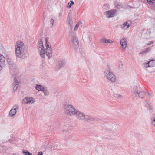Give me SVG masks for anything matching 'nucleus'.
Masks as SVG:
<instances>
[{
	"label": "nucleus",
	"mask_w": 155,
	"mask_h": 155,
	"mask_svg": "<svg viewBox=\"0 0 155 155\" xmlns=\"http://www.w3.org/2000/svg\"><path fill=\"white\" fill-rule=\"evenodd\" d=\"M153 41H151L150 43H149L147 44V45H150L151 44H153Z\"/></svg>",
	"instance_id": "nucleus-35"
},
{
	"label": "nucleus",
	"mask_w": 155,
	"mask_h": 155,
	"mask_svg": "<svg viewBox=\"0 0 155 155\" xmlns=\"http://www.w3.org/2000/svg\"><path fill=\"white\" fill-rule=\"evenodd\" d=\"M18 110V105H15L13 106L9 113V117H11L14 116Z\"/></svg>",
	"instance_id": "nucleus-9"
},
{
	"label": "nucleus",
	"mask_w": 155,
	"mask_h": 155,
	"mask_svg": "<svg viewBox=\"0 0 155 155\" xmlns=\"http://www.w3.org/2000/svg\"><path fill=\"white\" fill-rule=\"evenodd\" d=\"M74 4V2L72 1H70V5H69V7L70 8L72 5H73Z\"/></svg>",
	"instance_id": "nucleus-31"
},
{
	"label": "nucleus",
	"mask_w": 155,
	"mask_h": 155,
	"mask_svg": "<svg viewBox=\"0 0 155 155\" xmlns=\"http://www.w3.org/2000/svg\"><path fill=\"white\" fill-rule=\"evenodd\" d=\"M120 44L122 48L125 49L127 47V43L126 40L125 38L122 39L120 41Z\"/></svg>",
	"instance_id": "nucleus-14"
},
{
	"label": "nucleus",
	"mask_w": 155,
	"mask_h": 155,
	"mask_svg": "<svg viewBox=\"0 0 155 155\" xmlns=\"http://www.w3.org/2000/svg\"><path fill=\"white\" fill-rule=\"evenodd\" d=\"M116 12V10H112L106 11L104 13L107 17L110 18L115 16Z\"/></svg>",
	"instance_id": "nucleus-10"
},
{
	"label": "nucleus",
	"mask_w": 155,
	"mask_h": 155,
	"mask_svg": "<svg viewBox=\"0 0 155 155\" xmlns=\"http://www.w3.org/2000/svg\"><path fill=\"white\" fill-rule=\"evenodd\" d=\"M38 45L37 48L38 47H41L42 48L44 47L43 45V42L42 40L41 39H39L38 40Z\"/></svg>",
	"instance_id": "nucleus-21"
},
{
	"label": "nucleus",
	"mask_w": 155,
	"mask_h": 155,
	"mask_svg": "<svg viewBox=\"0 0 155 155\" xmlns=\"http://www.w3.org/2000/svg\"><path fill=\"white\" fill-rule=\"evenodd\" d=\"M38 91H41L43 92L45 95H48L49 94V92L46 89V88H35Z\"/></svg>",
	"instance_id": "nucleus-15"
},
{
	"label": "nucleus",
	"mask_w": 155,
	"mask_h": 155,
	"mask_svg": "<svg viewBox=\"0 0 155 155\" xmlns=\"http://www.w3.org/2000/svg\"><path fill=\"white\" fill-rule=\"evenodd\" d=\"M22 153L24 155H32V153L29 152L26 150L23 149L22 151Z\"/></svg>",
	"instance_id": "nucleus-22"
},
{
	"label": "nucleus",
	"mask_w": 155,
	"mask_h": 155,
	"mask_svg": "<svg viewBox=\"0 0 155 155\" xmlns=\"http://www.w3.org/2000/svg\"><path fill=\"white\" fill-rule=\"evenodd\" d=\"M114 96L118 99H122L123 97V96L121 95H118L117 94H114Z\"/></svg>",
	"instance_id": "nucleus-25"
},
{
	"label": "nucleus",
	"mask_w": 155,
	"mask_h": 155,
	"mask_svg": "<svg viewBox=\"0 0 155 155\" xmlns=\"http://www.w3.org/2000/svg\"><path fill=\"white\" fill-rule=\"evenodd\" d=\"M129 27V24L127 22L124 23L123 24V26L121 27V28L124 30L127 29Z\"/></svg>",
	"instance_id": "nucleus-19"
},
{
	"label": "nucleus",
	"mask_w": 155,
	"mask_h": 155,
	"mask_svg": "<svg viewBox=\"0 0 155 155\" xmlns=\"http://www.w3.org/2000/svg\"><path fill=\"white\" fill-rule=\"evenodd\" d=\"M5 58H3L0 60V70L5 66Z\"/></svg>",
	"instance_id": "nucleus-18"
},
{
	"label": "nucleus",
	"mask_w": 155,
	"mask_h": 155,
	"mask_svg": "<svg viewBox=\"0 0 155 155\" xmlns=\"http://www.w3.org/2000/svg\"><path fill=\"white\" fill-rule=\"evenodd\" d=\"M7 61L10 68V74L12 75L11 77L12 78H15L16 77L17 71L16 65L11 59L8 58Z\"/></svg>",
	"instance_id": "nucleus-4"
},
{
	"label": "nucleus",
	"mask_w": 155,
	"mask_h": 155,
	"mask_svg": "<svg viewBox=\"0 0 155 155\" xmlns=\"http://www.w3.org/2000/svg\"><path fill=\"white\" fill-rule=\"evenodd\" d=\"M3 58H5L2 55L0 54V60Z\"/></svg>",
	"instance_id": "nucleus-32"
},
{
	"label": "nucleus",
	"mask_w": 155,
	"mask_h": 155,
	"mask_svg": "<svg viewBox=\"0 0 155 155\" xmlns=\"http://www.w3.org/2000/svg\"><path fill=\"white\" fill-rule=\"evenodd\" d=\"M68 19L69 20L68 25L71 26V27L72 25L70 22L71 21L72 18L70 17L69 18H68Z\"/></svg>",
	"instance_id": "nucleus-29"
},
{
	"label": "nucleus",
	"mask_w": 155,
	"mask_h": 155,
	"mask_svg": "<svg viewBox=\"0 0 155 155\" xmlns=\"http://www.w3.org/2000/svg\"><path fill=\"white\" fill-rule=\"evenodd\" d=\"M151 121L152 125L155 126V116L151 119Z\"/></svg>",
	"instance_id": "nucleus-27"
},
{
	"label": "nucleus",
	"mask_w": 155,
	"mask_h": 155,
	"mask_svg": "<svg viewBox=\"0 0 155 155\" xmlns=\"http://www.w3.org/2000/svg\"><path fill=\"white\" fill-rule=\"evenodd\" d=\"M37 49L41 57L45 58V52L44 47H43V48H42L41 47H38L37 48Z\"/></svg>",
	"instance_id": "nucleus-12"
},
{
	"label": "nucleus",
	"mask_w": 155,
	"mask_h": 155,
	"mask_svg": "<svg viewBox=\"0 0 155 155\" xmlns=\"http://www.w3.org/2000/svg\"><path fill=\"white\" fill-rule=\"evenodd\" d=\"M104 74L105 77L109 81L112 82H114L116 81V78L114 74L110 71L107 70L104 72Z\"/></svg>",
	"instance_id": "nucleus-7"
},
{
	"label": "nucleus",
	"mask_w": 155,
	"mask_h": 155,
	"mask_svg": "<svg viewBox=\"0 0 155 155\" xmlns=\"http://www.w3.org/2000/svg\"><path fill=\"white\" fill-rule=\"evenodd\" d=\"M23 101L25 103H33L35 101V100L32 97H28L23 99Z\"/></svg>",
	"instance_id": "nucleus-11"
},
{
	"label": "nucleus",
	"mask_w": 155,
	"mask_h": 155,
	"mask_svg": "<svg viewBox=\"0 0 155 155\" xmlns=\"http://www.w3.org/2000/svg\"><path fill=\"white\" fill-rule=\"evenodd\" d=\"M13 155H17V154H13Z\"/></svg>",
	"instance_id": "nucleus-39"
},
{
	"label": "nucleus",
	"mask_w": 155,
	"mask_h": 155,
	"mask_svg": "<svg viewBox=\"0 0 155 155\" xmlns=\"http://www.w3.org/2000/svg\"><path fill=\"white\" fill-rule=\"evenodd\" d=\"M120 7V6L119 5H117V8H118Z\"/></svg>",
	"instance_id": "nucleus-38"
},
{
	"label": "nucleus",
	"mask_w": 155,
	"mask_h": 155,
	"mask_svg": "<svg viewBox=\"0 0 155 155\" xmlns=\"http://www.w3.org/2000/svg\"><path fill=\"white\" fill-rule=\"evenodd\" d=\"M49 39L48 37L46 38L45 39L46 48V54L48 57L49 59L51 58L52 57V50L49 42H48Z\"/></svg>",
	"instance_id": "nucleus-5"
},
{
	"label": "nucleus",
	"mask_w": 155,
	"mask_h": 155,
	"mask_svg": "<svg viewBox=\"0 0 155 155\" xmlns=\"http://www.w3.org/2000/svg\"><path fill=\"white\" fill-rule=\"evenodd\" d=\"M151 50V48L150 47H148L146 49V50L145 51H144V52H149Z\"/></svg>",
	"instance_id": "nucleus-30"
},
{
	"label": "nucleus",
	"mask_w": 155,
	"mask_h": 155,
	"mask_svg": "<svg viewBox=\"0 0 155 155\" xmlns=\"http://www.w3.org/2000/svg\"><path fill=\"white\" fill-rule=\"evenodd\" d=\"M78 119L88 123L94 120V119L91 116L85 115L83 112L78 110L75 111V115Z\"/></svg>",
	"instance_id": "nucleus-2"
},
{
	"label": "nucleus",
	"mask_w": 155,
	"mask_h": 155,
	"mask_svg": "<svg viewBox=\"0 0 155 155\" xmlns=\"http://www.w3.org/2000/svg\"><path fill=\"white\" fill-rule=\"evenodd\" d=\"M63 107L64 112L66 115L70 116L75 115V111L77 110L72 105L64 104H63Z\"/></svg>",
	"instance_id": "nucleus-3"
},
{
	"label": "nucleus",
	"mask_w": 155,
	"mask_h": 155,
	"mask_svg": "<svg viewBox=\"0 0 155 155\" xmlns=\"http://www.w3.org/2000/svg\"><path fill=\"white\" fill-rule=\"evenodd\" d=\"M120 7V6L119 5H117V8H118Z\"/></svg>",
	"instance_id": "nucleus-37"
},
{
	"label": "nucleus",
	"mask_w": 155,
	"mask_h": 155,
	"mask_svg": "<svg viewBox=\"0 0 155 155\" xmlns=\"http://www.w3.org/2000/svg\"><path fill=\"white\" fill-rule=\"evenodd\" d=\"M15 54L17 57L21 58L26 50V46L23 41H18L15 46Z\"/></svg>",
	"instance_id": "nucleus-1"
},
{
	"label": "nucleus",
	"mask_w": 155,
	"mask_h": 155,
	"mask_svg": "<svg viewBox=\"0 0 155 155\" xmlns=\"http://www.w3.org/2000/svg\"><path fill=\"white\" fill-rule=\"evenodd\" d=\"M64 63L63 61H59L57 65L56 69L57 70L62 67L64 65Z\"/></svg>",
	"instance_id": "nucleus-17"
},
{
	"label": "nucleus",
	"mask_w": 155,
	"mask_h": 155,
	"mask_svg": "<svg viewBox=\"0 0 155 155\" xmlns=\"http://www.w3.org/2000/svg\"><path fill=\"white\" fill-rule=\"evenodd\" d=\"M145 106L149 112L151 113L153 112V107L151 104V103L146 102L145 104Z\"/></svg>",
	"instance_id": "nucleus-13"
},
{
	"label": "nucleus",
	"mask_w": 155,
	"mask_h": 155,
	"mask_svg": "<svg viewBox=\"0 0 155 155\" xmlns=\"http://www.w3.org/2000/svg\"><path fill=\"white\" fill-rule=\"evenodd\" d=\"M103 43H112L113 41H109V40H108L107 39H106L105 38H102L101 39Z\"/></svg>",
	"instance_id": "nucleus-23"
},
{
	"label": "nucleus",
	"mask_w": 155,
	"mask_h": 155,
	"mask_svg": "<svg viewBox=\"0 0 155 155\" xmlns=\"http://www.w3.org/2000/svg\"><path fill=\"white\" fill-rule=\"evenodd\" d=\"M146 64H148V66L146 67V68L148 67H153L155 65V60H152L150 61Z\"/></svg>",
	"instance_id": "nucleus-16"
},
{
	"label": "nucleus",
	"mask_w": 155,
	"mask_h": 155,
	"mask_svg": "<svg viewBox=\"0 0 155 155\" xmlns=\"http://www.w3.org/2000/svg\"><path fill=\"white\" fill-rule=\"evenodd\" d=\"M35 87H42L41 86V85H38L36 84V86Z\"/></svg>",
	"instance_id": "nucleus-33"
},
{
	"label": "nucleus",
	"mask_w": 155,
	"mask_h": 155,
	"mask_svg": "<svg viewBox=\"0 0 155 155\" xmlns=\"http://www.w3.org/2000/svg\"><path fill=\"white\" fill-rule=\"evenodd\" d=\"M19 84L18 80H14V82L12 84V85L14 87H18Z\"/></svg>",
	"instance_id": "nucleus-20"
},
{
	"label": "nucleus",
	"mask_w": 155,
	"mask_h": 155,
	"mask_svg": "<svg viewBox=\"0 0 155 155\" xmlns=\"http://www.w3.org/2000/svg\"><path fill=\"white\" fill-rule=\"evenodd\" d=\"M140 88H135L134 90V92L135 94V97H137V95L138 97L142 98H143L145 95L148 94L149 95V93L147 91H143L140 89Z\"/></svg>",
	"instance_id": "nucleus-6"
},
{
	"label": "nucleus",
	"mask_w": 155,
	"mask_h": 155,
	"mask_svg": "<svg viewBox=\"0 0 155 155\" xmlns=\"http://www.w3.org/2000/svg\"><path fill=\"white\" fill-rule=\"evenodd\" d=\"M10 140H8V141H10Z\"/></svg>",
	"instance_id": "nucleus-40"
},
{
	"label": "nucleus",
	"mask_w": 155,
	"mask_h": 155,
	"mask_svg": "<svg viewBox=\"0 0 155 155\" xmlns=\"http://www.w3.org/2000/svg\"><path fill=\"white\" fill-rule=\"evenodd\" d=\"M50 23L51 25V27H52L53 26L54 23V20L53 19L51 18L50 20Z\"/></svg>",
	"instance_id": "nucleus-26"
},
{
	"label": "nucleus",
	"mask_w": 155,
	"mask_h": 155,
	"mask_svg": "<svg viewBox=\"0 0 155 155\" xmlns=\"http://www.w3.org/2000/svg\"><path fill=\"white\" fill-rule=\"evenodd\" d=\"M80 23L79 22L75 26L74 28V30L75 31H76L78 29V28L79 25Z\"/></svg>",
	"instance_id": "nucleus-28"
},
{
	"label": "nucleus",
	"mask_w": 155,
	"mask_h": 155,
	"mask_svg": "<svg viewBox=\"0 0 155 155\" xmlns=\"http://www.w3.org/2000/svg\"><path fill=\"white\" fill-rule=\"evenodd\" d=\"M17 88H13V92H14L16 91Z\"/></svg>",
	"instance_id": "nucleus-34"
},
{
	"label": "nucleus",
	"mask_w": 155,
	"mask_h": 155,
	"mask_svg": "<svg viewBox=\"0 0 155 155\" xmlns=\"http://www.w3.org/2000/svg\"><path fill=\"white\" fill-rule=\"evenodd\" d=\"M144 51H142V52H140V53H139V54H144V53H145V52H144Z\"/></svg>",
	"instance_id": "nucleus-36"
},
{
	"label": "nucleus",
	"mask_w": 155,
	"mask_h": 155,
	"mask_svg": "<svg viewBox=\"0 0 155 155\" xmlns=\"http://www.w3.org/2000/svg\"><path fill=\"white\" fill-rule=\"evenodd\" d=\"M147 3L149 4L153 5L155 7V0H147Z\"/></svg>",
	"instance_id": "nucleus-24"
},
{
	"label": "nucleus",
	"mask_w": 155,
	"mask_h": 155,
	"mask_svg": "<svg viewBox=\"0 0 155 155\" xmlns=\"http://www.w3.org/2000/svg\"><path fill=\"white\" fill-rule=\"evenodd\" d=\"M71 34L72 37L71 39L72 43L75 46V47H74L75 48L77 49L79 45L78 39L77 38L75 33L71 32Z\"/></svg>",
	"instance_id": "nucleus-8"
}]
</instances>
